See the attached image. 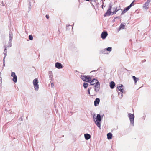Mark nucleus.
I'll list each match as a JSON object with an SVG mask.
<instances>
[{
	"label": "nucleus",
	"instance_id": "nucleus-45",
	"mask_svg": "<svg viewBox=\"0 0 151 151\" xmlns=\"http://www.w3.org/2000/svg\"><path fill=\"white\" fill-rule=\"evenodd\" d=\"M20 119H21V120H22V118H20Z\"/></svg>",
	"mask_w": 151,
	"mask_h": 151
},
{
	"label": "nucleus",
	"instance_id": "nucleus-6",
	"mask_svg": "<svg viewBox=\"0 0 151 151\" xmlns=\"http://www.w3.org/2000/svg\"><path fill=\"white\" fill-rule=\"evenodd\" d=\"M9 41L8 43V47H10L12 46V41L13 39V34L12 32H10L9 35Z\"/></svg>",
	"mask_w": 151,
	"mask_h": 151
},
{
	"label": "nucleus",
	"instance_id": "nucleus-36",
	"mask_svg": "<svg viewBox=\"0 0 151 151\" xmlns=\"http://www.w3.org/2000/svg\"><path fill=\"white\" fill-rule=\"evenodd\" d=\"M51 86L52 88H53L54 87V85L53 83H51Z\"/></svg>",
	"mask_w": 151,
	"mask_h": 151
},
{
	"label": "nucleus",
	"instance_id": "nucleus-35",
	"mask_svg": "<svg viewBox=\"0 0 151 151\" xmlns=\"http://www.w3.org/2000/svg\"><path fill=\"white\" fill-rule=\"evenodd\" d=\"M31 6H28V12H29L30 11H31Z\"/></svg>",
	"mask_w": 151,
	"mask_h": 151
},
{
	"label": "nucleus",
	"instance_id": "nucleus-47",
	"mask_svg": "<svg viewBox=\"0 0 151 151\" xmlns=\"http://www.w3.org/2000/svg\"><path fill=\"white\" fill-rule=\"evenodd\" d=\"M86 1H89V0H85Z\"/></svg>",
	"mask_w": 151,
	"mask_h": 151
},
{
	"label": "nucleus",
	"instance_id": "nucleus-43",
	"mask_svg": "<svg viewBox=\"0 0 151 151\" xmlns=\"http://www.w3.org/2000/svg\"><path fill=\"white\" fill-rule=\"evenodd\" d=\"M32 2L33 3H34L35 2V1L33 0H32Z\"/></svg>",
	"mask_w": 151,
	"mask_h": 151
},
{
	"label": "nucleus",
	"instance_id": "nucleus-20",
	"mask_svg": "<svg viewBox=\"0 0 151 151\" xmlns=\"http://www.w3.org/2000/svg\"><path fill=\"white\" fill-rule=\"evenodd\" d=\"M125 25V24H121L119 29V31L121 29H124V28Z\"/></svg>",
	"mask_w": 151,
	"mask_h": 151
},
{
	"label": "nucleus",
	"instance_id": "nucleus-32",
	"mask_svg": "<svg viewBox=\"0 0 151 151\" xmlns=\"http://www.w3.org/2000/svg\"><path fill=\"white\" fill-rule=\"evenodd\" d=\"M127 11L124 9L122 12L121 15L123 14L124 13L126 12Z\"/></svg>",
	"mask_w": 151,
	"mask_h": 151
},
{
	"label": "nucleus",
	"instance_id": "nucleus-30",
	"mask_svg": "<svg viewBox=\"0 0 151 151\" xmlns=\"http://www.w3.org/2000/svg\"><path fill=\"white\" fill-rule=\"evenodd\" d=\"M29 38L31 40H33V37L32 35H29Z\"/></svg>",
	"mask_w": 151,
	"mask_h": 151
},
{
	"label": "nucleus",
	"instance_id": "nucleus-2",
	"mask_svg": "<svg viewBox=\"0 0 151 151\" xmlns=\"http://www.w3.org/2000/svg\"><path fill=\"white\" fill-rule=\"evenodd\" d=\"M123 86L122 85L119 84V86L117 87L118 90L120 91V92H119L118 93V95L119 98L120 99H121L123 96L122 93H125V91L122 88Z\"/></svg>",
	"mask_w": 151,
	"mask_h": 151
},
{
	"label": "nucleus",
	"instance_id": "nucleus-1",
	"mask_svg": "<svg viewBox=\"0 0 151 151\" xmlns=\"http://www.w3.org/2000/svg\"><path fill=\"white\" fill-rule=\"evenodd\" d=\"M90 85H95L94 87H95V91H99L100 89V83L96 79L94 78L93 80L91 79L90 82Z\"/></svg>",
	"mask_w": 151,
	"mask_h": 151
},
{
	"label": "nucleus",
	"instance_id": "nucleus-23",
	"mask_svg": "<svg viewBox=\"0 0 151 151\" xmlns=\"http://www.w3.org/2000/svg\"><path fill=\"white\" fill-rule=\"evenodd\" d=\"M4 47L5 49L4 50V52L3 53V54L4 55V56L6 57L7 55L6 54L7 52V49L6 46H5Z\"/></svg>",
	"mask_w": 151,
	"mask_h": 151
},
{
	"label": "nucleus",
	"instance_id": "nucleus-16",
	"mask_svg": "<svg viewBox=\"0 0 151 151\" xmlns=\"http://www.w3.org/2000/svg\"><path fill=\"white\" fill-rule=\"evenodd\" d=\"M101 121H97L96 120H94V122L95 124L99 128H100L101 127Z\"/></svg>",
	"mask_w": 151,
	"mask_h": 151
},
{
	"label": "nucleus",
	"instance_id": "nucleus-48",
	"mask_svg": "<svg viewBox=\"0 0 151 151\" xmlns=\"http://www.w3.org/2000/svg\"><path fill=\"white\" fill-rule=\"evenodd\" d=\"M102 9H103V5H102Z\"/></svg>",
	"mask_w": 151,
	"mask_h": 151
},
{
	"label": "nucleus",
	"instance_id": "nucleus-13",
	"mask_svg": "<svg viewBox=\"0 0 151 151\" xmlns=\"http://www.w3.org/2000/svg\"><path fill=\"white\" fill-rule=\"evenodd\" d=\"M100 100L99 98H96L94 101V104L95 106H97L100 102Z\"/></svg>",
	"mask_w": 151,
	"mask_h": 151
},
{
	"label": "nucleus",
	"instance_id": "nucleus-26",
	"mask_svg": "<svg viewBox=\"0 0 151 151\" xmlns=\"http://www.w3.org/2000/svg\"><path fill=\"white\" fill-rule=\"evenodd\" d=\"M112 7V5L111 4V3H110L109 4V7L108 9V10H109V11H111V9Z\"/></svg>",
	"mask_w": 151,
	"mask_h": 151
},
{
	"label": "nucleus",
	"instance_id": "nucleus-46",
	"mask_svg": "<svg viewBox=\"0 0 151 151\" xmlns=\"http://www.w3.org/2000/svg\"><path fill=\"white\" fill-rule=\"evenodd\" d=\"M97 71V70H94L93 71H92V72H95V71Z\"/></svg>",
	"mask_w": 151,
	"mask_h": 151
},
{
	"label": "nucleus",
	"instance_id": "nucleus-9",
	"mask_svg": "<svg viewBox=\"0 0 151 151\" xmlns=\"http://www.w3.org/2000/svg\"><path fill=\"white\" fill-rule=\"evenodd\" d=\"M107 35V32L106 31H104L102 33L101 35V37L102 39H104L106 38Z\"/></svg>",
	"mask_w": 151,
	"mask_h": 151
},
{
	"label": "nucleus",
	"instance_id": "nucleus-7",
	"mask_svg": "<svg viewBox=\"0 0 151 151\" xmlns=\"http://www.w3.org/2000/svg\"><path fill=\"white\" fill-rule=\"evenodd\" d=\"M11 76L13 77V81L15 83L17 81V77L15 73L14 72H12Z\"/></svg>",
	"mask_w": 151,
	"mask_h": 151
},
{
	"label": "nucleus",
	"instance_id": "nucleus-27",
	"mask_svg": "<svg viewBox=\"0 0 151 151\" xmlns=\"http://www.w3.org/2000/svg\"><path fill=\"white\" fill-rule=\"evenodd\" d=\"M107 51H109V52H111L112 50V48L111 47H109L107 48H106Z\"/></svg>",
	"mask_w": 151,
	"mask_h": 151
},
{
	"label": "nucleus",
	"instance_id": "nucleus-34",
	"mask_svg": "<svg viewBox=\"0 0 151 151\" xmlns=\"http://www.w3.org/2000/svg\"><path fill=\"white\" fill-rule=\"evenodd\" d=\"M91 90V88H89L88 89V94L89 95H90V90Z\"/></svg>",
	"mask_w": 151,
	"mask_h": 151
},
{
	"label": "nucleus",
	"instance_id": "nucleus-8",
	"mask_svg": "<svg viewBox=\"0 0 151 151\" xmlns=\"http://www.w3.org/2000/svg\"><path fill=\"white\" fill-rule=\"evenodd\" d=\"M91 88V90L90 91H91V96H94L96 94V92H98V91H95V87H94V88L93 87H90Z\"/></svg>",
	"mask_w": 151,
	"mask_h": 151
},
{
	"label": "nucleus",
	"instance_id": "nucleus-38",
	"mask_svg": "<svg viewBox=\"0 0 151 151\" xmlns=\"http://www.w3.org/2000/svg\"><path fill=\"white\" fill-rule=\"evenodd\" d=\"M46 18L47 19H49V16L48 15H46Z\"/></svg>",
	"mask_w": 151,
	"mask_h": 151
},
{
	"label": "nucleus",
	"instance_id": "nucleus-22",
	"mask_svg": "<svg viewBox=\"0 0 151 151\" xmlns=\"http://www.w3.org/2000/svg\"><path fill=\"white\" fill-rule=\"evenodd\" d=\"M71 28L72 29H73V26H72V25H66V30H69Z\"/></svg>",
	"mask_w": 151,
	"mask_h": 151
},
{
	"label": "nucleus",
	"instance_id": "nucleus-14",
	"mask_svg": "<svg viewBox=\"0 0 151 151\" xmlns=\"http://www.w3.org/2000/svg\"><path fill=\"white\" fill-rule=\"evenodd\" d=\"M110 88L113 89L114 88L115 86V83L114 81H112L110 83Z\"/></svg>",
	"mask_w": 151,
	"mask_h": 151
},
{
	"label": "nucleus",
	"instance_id": "nucleus-21",
	"mask_svg": "<svg viewBox=\"0 0 151 151\" xmlns=\"http://www.w3.org/2000/svg\"><path fill=\"white\" fill-rule=\"evenodd\" d=\"M132 78L134 80L135 83H136L137 81L139 80V78H136L134 76H132Z\"/></svg>",
	"mask_w": 151,
	"mask_h": 151
},
{
	"label": "nucleus",
	"instance_id": "nucleus-18",
	"mask_svg": "<svg viewBox=\"0 0 151 151\" xmlns=\"http://www.w3.org/2000/svg\"><path fill=\"white\" fill-rule=\"evenodd\" d=\"M107 137L108 139H111L112 138V134L111 133H109L107 134Z\"/></svg>",
	"mask_w": 151,
	"mask_h": 151
},
{
	"label": "nucleus",
	"instance_id": "nucleus-17",
	"mask_svg": "<svg viewBox=\"0 0 151 151\" xmlns=\"http://www.w3.org/2000/svg\"><path fill=\"white\" fill-rule=\"evenodd\" d=\"M84 137L86 139L88 140L91 138V136L88 134H84Z\"/></svg>",
	"mask_w": 151,
	"mask_h": 151
},
{
	"label": "nucleus",
	"instance_id": "nucleus-10",
	"mask_svg": "<svg viewBox=\"0 0 151 151\" xmlns=\"http://www.w3.org/2000/svg\"><path fill=\"white\" fill-rule=\"evenodd\" d=\"M69 48L70 50L73 51H76L77 49V47L74 45H70L69 47Z\"/></svg>",
	"mask_w": 151,
	"mask_h": 151
},
{
	"label": "nucleus",
	"instance_id": "nucleus-29",
	"mask_svg": "<svg viewBox=\"0 0 151 151\" xmlns=\"http://www.w3.org/2000/svg\"><path fill=\"white\" fill-rule=\"evenodd\" d=\"M115 9V11H114L112 12V15H113V14H115L116 13V12L118 10H117V8H114Z\"/></svg>",
	"mask_w": 151,
	"mask_h": 151
},
{
	"label": "nucleus",
	"instance_id": "nucleus-49",
	"mask_svg": "<svg viewBox=\"0 0 151 151\" xmlns=\"http://www.w3.org/2000/svg\"><path fill=\"white\" fill-rule=\"evenodd\" d=\"M1 74V73L0 72V75Z\"/></svg>",
	"mask_w": 151,
	"mask_h": 151
},
{
	"label": "nucleus",
	"instance_id": "nucleus-12",
	"mask_svg": "<svg viewBox=\"0 0 151 151\" xmlns=\"http://www.w3.org/2000/svg\"><path fill=\"white\" fill-rule=\"evenodd\" d=\"M55 67L57 68L61 69L63 68V65L61 63L57 62L55 64Z\"/></svg>",
	"mask_w": 151,
	"mask_h": 151
},
{
	"label": "nucleus",
	"instance_id": "nucleus-24",
	"mask_svg": "<svg viewBox=\"0 0 151 151\" xmlns=\"http://www.w3.org/2000/svg\"><path fill=\"white\" fill-rule=\"evenodd\" d=\"M49 74H50V75L49 76L50 79L51 80H52L53 79V75L52 73V72H49Z\"/></svg>",
	"mask_w": 151,
	"mask_h": 151
},
{
	"label": "nucleus",
	"instance_id": "nucleus-44",
	"mask_svg": "<svg viewBox=\"0 0 151 151\" xmlns=\"http://www.w3.org/2000/svg\"><path fill=\"white\" fill-rule=\"evenodd\" d=\"M143 118L144 119H145V116H143Z\"/></svg>",
	"mask_w": 151,
	"mask_h": 151
},
{
	"label": "nucleus",
	"instance_id": "nucleus-4",
	"mask_svg": "<svg viewBox=\"0 0 151 151\" xmlns=\"http://www.w3.org/2000/svg\"><path fill=\"white\" fill-rule=\"evenodd\" d=\"M128 117L129 118L130 123L132 126H134V115L133 114L128 113Z\"/></svg>",
	"mask_w": 151,
	"mask_h": 151
},
{
	"label": "nucleus",
	"instance_id": "nucleus-31",
	"mask_svg": "<svg viewBox=\"0 0 151 151\" xmlns=\"http://www.w3.org/2000/svg\"><path fill=\"white\" fill-rule=\"evenodd\" d=\"M135 2V0L133 1L132 3L130 4V5L129 6L130 7H131L132 6L134 5V3Z\"/></svg>",
	"mask_w": 151,
	"mask_h": 151
},
{
	"label": "nucleus",
	"instance_id": "nucleus-42",
	"mask_svg": "<svg viewBox=\"0 0 151 151\" xmlns=\"http://www.w3.org/2000/svg\"><path fill=\"white\" fill-rule=\"evenodd\" d=\"M3 66L4 67V66H5V62H3Z\"/></svg>",
	"mask_w": 151,
	"mask_h": 151
},
{
	"label": "nucleus",
	"instance_id": "nucleus-3",
	"mask_svg": "<svg viewBox=\"0 0 151 151\" xmlns=\"http://www.w3.org/2000/svg\"><path fill=\"white\" fill-rule=\"evenodd\" d=\"M80 78L83 80L87 82H90L91 79L89 76L81 75Z\"/></svg>",
	"mask_w": 151,
	"mask_h": 151
},
{
	"label": "nucleus",
	"instance_id": "nucleus-39",
	"mask_svg": "<svg viewBox=\"0 0 151 151\" xmlns=\"http://www.w3.org/2000/svg\"><path fill=\"white\" fill-rule=\"evenodd\" d=\"M120 17H115L114 19H116V18H119Z\"/></svg>",
	"mask_w": 151,
	"mask_h": 151
},
{
	"label": "nucleus",
	"instance_id": "nucleus-33",
	"mask_svg": "<svg viewBox=\"0 0 151 151\" xmlns=\"http://www.w3.org/2000/svg\"><path fill=\"white\" fill-rule=\"evenodd\" d=\"M131 7L128 6L126 7L125 8V9L127 11H128V10H129V9H130Z\"/></svg>",
	"mask_w": 151,
	"mask_h": 151
},
{
	"label": "nucleus",
	"instance_id": "nucleus-11",
	"mask_svg": "<svg viewBox=\"0 0 151 151\" xmlns=\"http://www.w3.org/2000/svg\"><path fill=\"white\" fill-rule=\"evenodd\" d=\"M95 115V114L93 116V118L95 120H96V121H101L102 120V118H101V115L99 114H97L96 116V117L95 118H94V116Z\"/></svg>",
	"mask_w": 151,
	"mask_h": 151
},
{
	"label": "nucleus",
	"instance_id": "nucleus-41",
	"mask_svg": "<svg viewBox=\"0 0 151 151\" xmlns=\"http://www.w3.org/2000/svg\"><path fill=\"white\" fill-rule=\"evenodd\" d=\"M151 1V0H147V2H149V4L150 2Z\"/></svg>",
	"mask_w": 151,
	"mask_h": 151
},
{
	"label": "nucleus",
	"instance_id": "nucleus-15",
	"mask_svg": "<svg viewBox=\"0 0 151 151\" xmlns=\"http://www.w3.org/2000/svg\"><path fill=\"white\" fill-rule=\"evenodd\" d=\"M111 11H109V10L108 9L106 12L104 14V16L106 17L107 16H110L111 14Z\"/></svg>",
	"mask_w": 151,
	"mask_h": 151
},
{
	"label": "nucleus",
	"instance_id": "nucleus-19",
	"mask_svg": "<svg viewBox=\"0 0 151 151\" xmlns=\"http://www.w3.org/2000/svg\"><path fill=\"white\" fill-rule=\"evenodd\" d=\"M149 5V2H146L145 4L143 5V8L146 9H147L148 8V6Z\"/></svg>",
	"mask_w": 151,
	"mask_h": 151
},
{
	"label": "nucleus",
	"instance_id": "nucleus-28",
	"mask_svg": "<svg viewBox=\"0 0 151 151\" xmlns=\"http://www.w3.org/2000/svg\"><path fill=\"white\" fill-rule=\"evenodd\" d=\"M102 53L103 54H107V51L106 48L104 49L102 51Z\"/></svg>",
	"mask_w": 151,
	"mask_h": 151
},
{
	"label": "nucleus",
	"instance_id": "nucleus-40",
	"mask_svg": "<svg viewBox=\"0 0 151 151\" xmlns=\"http://www.w3.org/2000/svg\"><path fill=\"white\" fill-rule=\"evenodd\" d=\"M5 57H6L4 56V58L3 59V62H5Z\"/></svg>",
	"mask_w": 151,
	"mask_h": 151
},
{
	"label": "nucleus",
	"instance_id": "nucleus-37",
	"mask_svg": "<svg viewBox=\"0 0 151 151\" xmlns=\"http://www.w3.org/2000/svg\"><path fill=\"white\" fill-rule=\"evenodd\" d=\"M29 6H31V2L30 1H29Z\"/></svg>",
	"mask_w": 151,
	"mask_h": 151
},
{
	"label": "nucleus",
	"instance_id": "nucleus-25",
	"mask_svg": "<svg viewBox=\"0 0 151 151\" xmlns=\"http://www.w3.org/2000/svg\"><path fill=\"white\" fill-rule=\"evenodd\" d=\"M88 83L85 82H84L83 84V87L85 88H86L88 87Z\"/></svg>",
	"mask_w": 151,
	"mask_h": 151
},
{
	"label": "nucleus",
	"instance_id": "nucleus-5",
	"mask_svg": "<svg viewBox=\"0 0 151 151\" xmlns=\"http://www.w3.org/2000/svg\"><path fill=\"white\" fill-rule=\"evenodd\" d=\"M39 82L37 78L34 79L33 81V83L34 86V88L36 91H38L39 89Z\"/></svg>",
	"mask_w": 151,
	"mask_h": 151
}]
</instances>
